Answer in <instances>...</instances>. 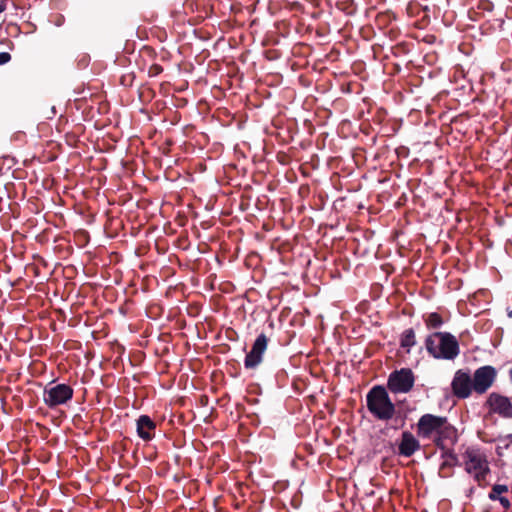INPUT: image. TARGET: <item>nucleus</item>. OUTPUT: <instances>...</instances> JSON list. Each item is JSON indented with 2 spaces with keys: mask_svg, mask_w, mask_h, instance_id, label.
Listing matches in <instances>:
<instances>
[{
  "mask_svg": "<svg viewBox=\"0 0 512 512\" xmlns=\"http://www.w3.org/2000/svg\"><path fill=\"white\" fill-rule=\"evenodd\" d=\"M497 370L490 365L477 368L473 375L469 370L459 369L451 382V390L458 399H467L473 393L485 394L495 383Z\"/></svg>",
  "mask_w": 512,
  "mask_h": 512,
  "instance_id": "obj_1",
  "label": "nucleus"
},
{
  "mask_svg": "<svg viewBox=\"0 0 512 512\" xmlns=\"http://www.w3.org/2000/svg\"><path fill=\"white\" fill-rule=\"evenodd\" d=\"M416 434L424 440H431L438 448L445 449L447 443L457 440V429L445 416L422 415L416 424Z\"/></svg>",
  "mask_w": 512,
  "mask_h": 512,
  "instance_id": "obj_2",
  "label": "nucleus"
},
{
  "mask_svg": "<svg viewBox=\"0 0 512 512\" xmlns=\"http://www.w3.org/2000/svg\"><path fill=\"white\" fill-rule=\"evenodd\" d=\"M427 353L435 359L454 360L460 353L457 338L449 332H433L424 340Z\"/></svg>",
  "mask_w": 512,
  "mask_h": 512,
  "instance_id": "obj_3",
  "label": "nucleus"
},
{
  "mask_svg": "<svg viewBox=\"0 0 512 512\" xmlns=\"http://www.w3.org/2000/svg\"><path fill=\"white\" fill-rule=\"evenodd\" d=\"M367 408L377 419L388 421L395 414V405L383 386H374L366 396Z\"/></svg>",
  "mask_w": 512,
  "mask_h": 512,
  "instance_id": "obj_4",
  "label": "nucleus"
},
{
  "mask_svg": "<svg viewBox=\"0 0 512 512\" xmlns=\"http://www.w3.org/2000/svg\"><path fill=\"white\" fill-rule=\"evenodd\" d=\"M465 471L472 475L479 486L484 485L490 472L486 455L481 449L468 447L462 454Z\"/></svg>",
  "mask_w": 512,
  "mask_h": 512,
  "instance_id": "obj_5",
  "label": "nucleus"
},
{
  "mask_svg": "<svg viewBox=\"0 0 512 512\" xmlns=\"http://www.w3.org/2000/svg\"><path fill=\"white\" fill-rule=\"evenodd\" d=\"M74 395V390L67 384L47 386L43 392V401L49 408H55L69 402Z\"/></svg>",
  "mask_w": 512,
  "mask_h": 512,
  "instance_id": "obj_6",
  "label": "nucleus"
},
{
  "mask_svg": "<svg viewBox=\"0 0 512 512\" xmlns=\"http://www.w3.org/2000/svg\"><path fill=\"white\" fill-rule=\"evenodd\" d=\"M415 383V375L409 368H402L392 372L387 381L388 389L394 393H408Z\"/></svg>",
  "mask_w": 512,
  "mask_h": 512,
  "instance_id": "obj_7",
  "label": "nucleus"
},
{
  "mask_svg": "<svg viewBox=\"0 0 512 512\" xmlns=\"http://www.w3.org/2000/svg\"><path fill=\"white\" fill-rule=\"evenodd\" d=\"M485 406L490 414L502 418H512V403L508 397L493 392L486 399Z\"/></svg>",
  "mask_w": 512,
  "mask_h": 512,
  "instance_id": "obj_8",
  "label": "nucleus"
},
{
  "mask_svg": "<svg viewBox=\"0 0 512 512\" xmlns=\"http://www.w3.org/2000/svg\"><path fill=\"white\" fill-rule=\"evenodd\" d=\"M268 338L265 334H260L253 346L251 351L246 355L244 365L248 369L255 368L262 362L263 354L267 349Z\"/></svg>",
  "mask_w": 512,
  "mask_h": 512,
  "instance_id": "obj_9",
  "label": "nucleus"
},
{
  "mask_svg": "<svg viewBox=\"0 0 512 512\" xmlns=\"http://www.w3.org/2000/svg\"><path fill=\"white\" fill-rule=\"evenodd\" d=\"M419 449L420 443L417 438L411 432H403L401 435V441L398 445L399 454L405 457H410Z\"/></svg>",
  "mask_w": 512,
  "mask_h": 512,
  "instance_id": "obj_10",
  "label": "nucleus"
},
{
  "mask_svg": "<svg viewBox=\"0 0 512 512\" xmlns=\"http://www.w3.org/2000/svg\"><path fill=\"white\" fill-rule=\"evenodd\" d=\"M155 422L147 415H141L137 420V433L140 438L149 441L154 437Z\"/></svg>",
  "mask_w": 512,
  "mask_h": 512,
  "instance_id": "obj_11",
  "label": "nucleus"
},
{
  "mask_svg": "<svg viewBox=\"0 0 512 512\" xmlns=\"http://www.w3.org/2000/svg\"><path fill=\"white\" fill-rule=\"evenodd\" d=\"M416 334L413 328L405 329L399 338V345L407 354L411 352L412 347L416 345Z\"/></svg>",
  "mask_w": 512,
  "mask_h": 512,
  "instance_id": "obj_12",
  "label": "nucleus"
},
{
  "mask_svg": "<svg viewBox=\"0 0 512 512\" xmlns=\"http://www.w3.org/2000/svg\"><path fill=\"white\" fill-rule=\"evenodd\" d=\"M422 318L428 330H437L445 323V319L438 312L426 313Z\"/></svg>",
  "mask_w": 512,
  "mask_h": 512,
  "instance_id": "obj_13",
  "label": "nucleus"
},
{
  "mask_svg": "<svg viewBox=\"0 0 512 512\" xmlns=\"http://www.w3.org/2000/svg\"><path fill=\"white\" fill-rule=\"evenodd\" d=\"M507 492V487L505 485H494L490 494H489V498L491 500H496V499H499L500 495Z\"/></svg>",
  "mask_w": 512,
  "mask_h": 512,
  "instance_id": "obj_14",
  "label": "nucleus"
},
{
  "mask_svg": "<svg viewBox=\"0 0 512 512\" xmlns=\"http://www.w3.org/2000/svg\"><path fill=\"white\" fill-rule=\"evenodd\" d=\"M447 459L444 460L440 467V472L444 473L446 468L452 467L456 463V457L453 454L446 453Z\"/></svg>",
  "mask_w": 512,
  "mask_h": 512,
  "instance_id": "obj_15",
  "label": "nucleus"
},
{
  "mask_svg": "<svg viewBox=\"0 0 512 512\" xmlns=\"http://www.w3.org/2000/svg\"><path fill=\"white\" fill-rule=\"evenodd\" d=\"M162 71H163V68H162V66H161V65H159V64H153V65H151V66H150V68H149V70H148V75H149L150 77H155V76H157V75L161 74V73H162Z\"/></svg>",
  "mask_w": 512,
  "mask_h": 512,
  "instance_id": "obj_16",
  "label": "nucleus"
},
{
  "mask_svg": "<svg viewBox=\"0 0 512 512\" xmlns=\"http://www.w3.org/2000/svg\"><path fill=\"white\" fill-rule=\"evenodd\" d=\"M11 56L7 52L0 53V65L7 63L10 60Z\"/></svg>",
  "mask_w": 512,
  "mask_h": 512,
  "instance_id": "obj_17",
  "label": "nucleus"
},
{
  "mask_svg": "<svg viewBox=\"0 0 512 512\" xmlns=\"http://www.w3.org/2000/svg\"><path fill=\"white\" fill-rule=\"evenodd\" d=\"M499 501L504 508H508L510 506V501L506 497L499 498Z\"/></svg>",
  "mask_w": 512,
  "mask_h": 512,
  "instance_id": "obj_18",
  "label": "nucleus"
},
{
  "mask_svg": "<svg viewBox=\"0 0 512 512\" xmlns=\"http://www.w3.org/2000/svg\"><path fill=\"white\" fill-rule=\"evenodd\" d=\"M6 9V4H5V1L4 0H0V14L5 11Z\"/></svg>",
  "mask_w": 512,
  "mask_h": 512,
  "instance_id": "obj_19",
  "label": "nucleus"
}]
</instances>
